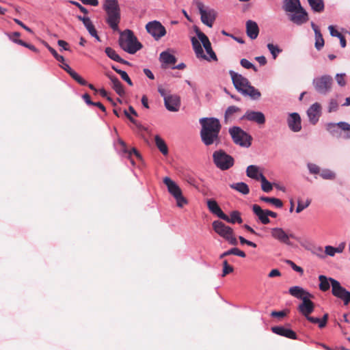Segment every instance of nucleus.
Here are the masks:
<instances>
[{
    "label": "nucleus",
    "instance_id": "obj_1",
    "mask_svg": "<svg viewBox=\"0 0 350 350\" xmlns=\"http://www.w3.org/2000/svg\"><path fill=\"white\" fill-rule=\"evenodd\" d=\"M202 126L200 137L202 142L206 146L213 144H218L220 142L219 136L221 130V124L218 119L215 118H202L200 120Z\"/></svg>",
    "mask_w": 350,
    "mask_h": 350
},
{
    "label": "nucleus",
    "instance_id": "obj_2",
    "mask_svg": "<svg viewBox=\"0 0 350 350\" xmlns=\"http://www.w3.org/2000/svg\"><path fill=\"white\" fill-rule=\"evenodd\" d=\"M229 73L235 88L239 92L243 95L250 96L253 99H258L260 97V92L250 85L247 78L232 70H230Z\"/></svg>",
    "mask_w": 350,
    "mask_h": 350
},
{
    "label": "nucleus",
    "instance_id": "obj_3",
    "mask_svg": "<svg viewBox=\"0 0 350 350\" xmlns=\"http://www.w3.org/2000/svg\"><path fill=\"white\" fill-rule=\"evenodd\" d=\"M118 42L120 48L130 54H135L143 47L133 31L130 29H126L120 33Z\"/></svg>",
    "mask_w": 350,
    "mask_h": 350
},
{
    "label": "nucleus",
    "instance_id": "obj_4",
    "mask_svg": "<svg viewBox=\"0 0 350 350\" xmlns=\"http://www.w3.org/2000/svg\"><path fill=\"white\" fill-rule=\"evenodd\" d=\"M311 297H306L302 300L301 304L298 306V310L308 321L310 323L318 324L319 328L322 329L327 325L329 315L325 313L322 319L310 317V314L314 311V304L310 299Z\"/></svg>",
    "mask_w": 350,
    "mask_h": 350
},
{
    "label": "nucleus",
    "instance_id": "obj_5",
    "mask_svg": "<svg viewBox=\"0 0 350 350\" xmlns=\"http://www.w3.org/2000/svg\"><path fill=\"white\" fill-rule=\"evenodd\" d=\"M103 8L107 13L106 21L113 30H118V24L120 21V10L118 0H105Z\"/></svg>",
    "mask_w": 350,
    "mask_h": 350
},
{
    "label": "nucleus",
    "instance_id": "obj_6",
    "mask_svg": "<svg viewBox=\"0 0 350 350\" xmlns=\"http://www.w3.org/2000/svg\"><path fill=\"white\" fill-rule=\"evenodd\" d=\"M213 161L215 166L223 171L229 170L234 164V158L223 150H215L213 153Z\"/></svg>",
    "mask_w": 350,
    "mask_h": 350
},
{
    "label": "nucleus",
    "instance_id": "obj_7",
    "mask_svg": "<svg viewBox=\"0 0 350 350\" xmlns=\"http://www.w3.org/2000/svg\"><path fill=\"white\" fill-rule=\"evenodd\" d=\"M212 226L215 232L228 241L230 244L232 245L238 244V241L234 234V230L231 227L226 226L219 220L214 221Z\"/></svg>",
    "mask_w": 350,
    "mask_h": 350
},
{
    "label": "nucleus",
    "instance_id": "obj_8",
    "mask_svg": "<svg viewBox=\"0 0 350 350\" xmlns=\"http://www.w3.org/2000/svg\"><path fill=\"white\" fill-rule=\"evenodd\" d=\"M163 183L167 186L169 193L176 199L178 207H183L188 203L187 199L183 196L179 186L169 177L163 178Z\"/></svg>",
    "mask_w": 350,
    "mask_h": 350
},
{
    "label": "nucleus",
    "instance_id": "obj_9",
    "mask_svg": "<svg viewBox=\"0 0 350 350\" xmlns=\"http://www.w3.org/2000/svg\"><path fill=\"white\" fill-rule=\"evenodd\" d=\"M312 85L314 90L322 95H326L331 92L333 85V79L331 76L325 75L313 79Z\"/></svg>",
    "mask_w": 350,
    "mask_h": 350
},
{
    "label": "nucleus",
    "instance_id": "obj_10",
    "mask_svg": "<svg viewBox=\"0 0 350 350\" xmlns=\"http://www.w3.org/2000/svg\"><path fill=\"white\" fill-rule=\"evenodd\" d=\"M229 133L233 142L241 146H251L252 137L239 126H233L229 129Z\"/></svg>",
    "mask_w": 350,
    "mask_h": 350
},
{
    "label": "nucleus",
    "instance_id": "obj_11",
    "mask_svg": "<svg viewBox=\"0 0 350 350\" xmlns=\"http://www.w3.org/2000/svg\"><path fill=\"white\" fill-rule=\"evenodd\" d=\"M332 295L343 301L345 306L350 303V292L343 288L335 279H330Z\"/></svg>",
    "mask_w": 350,
    "mask_h": 350
},
{
    "label": "nucleus",
    "instance_id": "obj_12",
    "mask_svg": "<svg viewBox=\"0 0 350 350\" xmlns=\"http://www.w3.org/2000/svg\"><path fill=\"white\" fill-rule=\"evenodd\" d=\"M196 4L201 15L202 22L208 27H212L216 18V12L214 10H205L204 4L199 1H196Z\"/></svg>",
    "mask_w": 350,
    "mask_h": 350
},
{
    "label": "nucleus",
    "instance_id": "obj_13",
    "mask_svg": "<svg viewBox=\"0 0 350 350\" xmlns=\"http://www.w3.org/2000/svg\"><path fill=\"white\" fill-rule=\"evenodd\" d=\"M146 29L156 40H159L166 34L165 27L157 21L148 23L146 25Z\"/></svg>",
    "mask_w": 350,
    "mask_h": 350
},
{
    "label": "nucleus",
    "instance_id": "obj_14",
    "mask_svg": "<svg viewBox=\"0 0 350 350\" xmlns=\"http://www.w3.org/2000/svg\"><path fill=\"white\" fill-rule=\"evenodd\" d=\"M288 16L290 21L297 25H301L309 20L307 12L302 7H300L297 11H294Z\"/></svg>",
    "mask_w": 350,
    "mask_h": 350
},
{
    "label": "nucleus",
    "instance_id": "obj_15",
    "mask_svg": "<svg viewBox=\"0 0 350 350\" xmlns=\"http://www.w3.org/2000/svg\"><path fill=\"white\" fill-rule=\"evenodd\" d=\"M196 34L199 38V40L202 42L207 54L209 55V57H208V61L213 60H217V55L215 53V52L213 51L211 47V44L208 38V37L202 31L197 29L196 30Z\"/></svg>",
    "mask_w": 350,
    "mask_h": 350
},
{
    "label": "nucleus",
    "instance_id": "obj_16",
    "mask_svg": "<svg viewBox=\"0 0 350 350\" xmlns=\"http://www.w3.org/2000/svg\"><path fill=\"white\" fill-rule=\"evenodd\" d=\"M241 119L255 122L259 125L264 124L266 121L265 116L262 112L252 110H247Z\"/></svg>",
    "mask_w": 350,
    "mask_h": 350
},
{
    "label": "nucleus",
    "instance_id": "obj_17",
    "mask_svg": "<svg viewBox=\"0 0 350 350\" xmlns=\"http://www.w3.org/2000/svg\"><path fill=\"white\" fill-rule=\"evenodd\" d=\"M164 104L168 111L176 112L180 107V98L176 94H171L165 98Z\"/></svg>",
    "mask_w": 350,
    "mask_h": 350
},
{
    "label": "nucleus",
    "instance_id": "obj_18",
    "mask_svg": "<svg viewBox=\"0 0 350 350\" xmlns=\"http://www.w3.org/2000/svg\"><path fill=\"white\" fill-rule=\"evenodd\" d=\"M321 111V106L319 103H315L312 105L307 111V114L310 122L315 124L319 119Z\"/></svg>",
    "mask_w": 350,
    "mask_h": 350
},
{
    "label": "nucleus",
    "instance_id": "obj_19",
    "mask_svg": "<svg viewBox=\"0 0 350 350\" xmlns=\"http://www.w3.org/2000/svg\"><path fill=\"white\" fill-rule=\"evenodd\" d=\"M271 234L273 238L279 241L281 243L291 245V243L289 241V236L281 228H273L271 229Z\"/></svg>",
    "mask_w": 350,
    "mask_h": 350
},
{
    "label": "nucleus",
    "instance_id": "obj_20",
    "mask_svg": "<svg viewBox=\"0 0 350 350\" xmlns=\"http://www.w3.org/2000/svg\"><path fill=\"white\" fill-rule=\"evenodd\" d=\"M288 126L293 132H299L301 129V118L297 113H292L288 118Z\"/></svg>",
    "mask_w": 350,
    "mask_h": 350
},
{
    "label": "nucleus",
    "instance_id": "obj_21",
    "mask_svg": "<svg viewBox=\"0 0 350 350\" xmlns=\"http://www.w3.org/2000/svg\"><path fill=\"white\" fill-rule=\"evenodd\" d=\"M271 331L278 335L290 338L297 339V334L292 329L284 327L282 326H274L271 327Z\"/></svg>",
    "mask_w": 350,
    "mask_h": 350
},
{
    "label": "nucleus",
    "instance_id": "obj_22",
    "mask_svg": "<svg viewBox=\"0 0 350 350\" xmlns=\"http://www.w3.org/2000/svg\"><path fill=\"white\" fill-rule=\"evenodd\" d=\"M288 292L294 297L301 300L306 297H314L313 295L298 286L291 287L288 290Z\"/></svg>",
    "mask_w": 350,
    "mask_h": 350
},
{
    "label": "nucleus",
    "instance_id": "obj_23",
    "mask_svg": "<svg viewBox=\"0 0 350 350\" xmlns=\"http://www.w3.org/2000/svg\"><path fill=\"white\" fill-rule=\"evenodd\" d=\"M206 203L210 212L217 215L220 219L226 217V214L222 211L216 200L213 199H208Z\"/></svg>",
    "mask_w": 350,
    "mask_h": 350
},
{
    "label": "nucleus",
    "instance_id": "obj_24",
    "mask_svg": "<svg viewBox=\"0 0 350 350\" xmlns=\"http://www.w3.org/2000/svg\"><path fill=\"white\" fill-rule=\"evenodd\" d=\"M246 33L247 36L252 40L256 39L259 33V28L257 23L251 20L247 21L246 23Z\"/></svg>",
    "mask_w": 350,
    "mask_h": 350
},
{
    "label": "nucleus",
    "instance_id": "obj_25",
    "mask_svg": "<svg viewBox=\"0 0 350 350\" xmlns=\"http://www.w3.org/2000/svg\"><path fill=\"white\" fill-rule=\"evenodd\" d=\"M77 18L83 22V25L92 36L94 37L96 40H100V38L97 34V31L90 18L78 16Z\"/></svg>",
    "mask_w": 350,
    "mask_h": 350
},
{
    "label": "nucleus",
    "instance_id": "obj_26",
    "mask_svg": "<svg viewBox=\"0 0 350 350\" xmlns=\"http://www.w3.org/2000/svg\"><path fill=\"white\" fill-rule=\"evenodd\" d=\"M252 211L258 217L259 220L263 224H268L270 223V219L267 215V210H263L258 204H254L252 206Z\"/></svg>",
    "mask_w": 350,
    "mask_h": 350
},
{
    "label": "nucleus",
    "instance_id": "obj_27",
    "mask_svg": "<svg viewBox=\"0 0 350 350\" xmlns=\"http://www.w3.org/2000/svg\"><path fill=\"white\" fill-rule=\"evenodd\" d=\"M61 67L70 75V76L75 80L77 83H79L81 85H87V81L83 79L78 73H77L75 70H73L68 64L64 63Z\"/></svg>",
    "mask_w": 350,
    "mask_h": 350
},
{
    "label": "nucleus",
    "instance_id": "obj_28",
    "mask_svg": "<svg viewBox=\"0 0 350 350\" xmlns=\"http://www.w3.org/2000/svg\"><path fill=\"white\" fill-rule=\"evenodd\" d=\"M301 7L299 0H284L283 9L286 12L293 13Z\"/></svg>",
    "mask_w": 350,
    "mask_h": 350
},
{
    "label": "nucleus",
    "instance_id": "obj_29",
    "mask_svg": "<svg viewBox=\"0 0 350 350\" xmlns=\"http://www.w3.org/2000/svg\"><path fill=\"white\" fill-rule=\"evenodd\" d=\"M107 76L111 82L112 88L116 91V92L119 96H122L124 94L125 92L121 82L116 77L113 75H107Z\"/></svg>",
    "mask_w": 350,
    "mask_h": 350
},
{
    "label": "nucleus",
    "instance_id": "obj_30",
    "mask_svg": "<svg viewBox=\"0 0 350 350\" xmlns=\"http://www.w3.org/2000/svg\"><path fill=\"white\" fill-rule=\"evenodd\" d=\"M191 43H192V46H193V50H194V51L196 53V55L198 58H202V59H208V57H206L204 55V53L203 49H202V47L201 46V44L200 43V42L195 37H193L191 38Z\"/></svg>",
    "mask_w": 350,
    "mask_h": 350
},
{
    "label": "nucleus",
    "instance_id": "obj_31",
    "mask_svg": "<svg viewBox=\"0 0 350 350\" xmlns=\"http://www.w3.org/2000/svg\"><path fill=\"white\" fill-rule=\"evenodd\" d=\"M224 221L230 223V224H241L243 222V219L241 217V213L238 211H233L230 213V216L226 215V217L221 218Z\"/></svg>",
    "mask_w": 350,
    "mask_h": 350
},
{
    "label": "nucleus",
    "instance_id": "obj_32",
    "mask_svg": "<svg viewBox=\"0 0 350 350\" xmlns=\"http://www.w3.org/2000/svg\"><path fill=\"white\" fill-rule=\"evenodd\" d=\"M160 61L166 65H174L176 62V58L174 55L167 51H163L160 54Z\"/></svg>",
    "mask_w": 350,
    "mask_h": 350
},
{
    "label": "nucleus",
    "instance_id": "obj_33",
    "mask_svg": "<svg viewBox=\"0 0 350 350\" xmlns=\"http://www.w3.org/2000/svg\"><path fill=\"white\" fill-rule=\"evenodd\" d=\"M311 9L314 12L321 13L325 9V4L323 0H307Z\"/></svg>",
    "mask_w": 350,
    "mask_h": 350
},
{
    "label": "nucleus",
    "instance_id": "obj_34",
    "mask_svg": "<svg viewBox=\"0 0 350 350\" xmlns=\"http://www.w3.org/2000/svg\"><path fill=\"white\" fill-rule=\"evenodd\" d=\"M260 174L261 173H259V168L256 165H251L247 167L246 174L251 178L259 180L260 178Z\"/></svg>",
    "mask_w": 350,
    "mask_h": 350
},
{
    "label": "nucleus",
    "instance_id": "obj_35",
    "mask_svg": "<svg viewBox=\"0 0 350 350\" xmlns=\"http://www.w3.org/2000/svg\"><path fill=\"white\" fill-rule=\"evenodd\" d=\"M230 188L239 191V193L247 195L250 192L248 185L243 182L233 183L230 185Z\"/></svg>",
    "mask_w": 350,
    "mask_h": 350
},
{
    "label": "nucleus",
    "instance_id": "obj_36",
    "mask_svg": "<svg viewBox=\"0 0 350 350\" xmlns=\"http://www.w3.org/2000/svg\"><path fill=\"white\" fill-rule=\"evenodd\" d=\"M330 279H332V278H327L325 275H321L319 276V280L320 282L319 283V289L325 292L328 291L330 288Z\"/></svg>",
    "mask_w": 350,
    "mask_h": 350
},
{
    "label": "nucleus",
    "instance_id": "obj_37",
    "mask_svg": "<svg viewBox=\"0 0 350 350\" xmlns=\"http://www.w3.org/2000/svg\"><path fill=\"white\" fill-rule=\"evenodd\" d=\"M154 141L157 147L161 151V152L163 155H167L168 154V148L165 141L163 139H161L159 135H156L154 137Z\"/></svg>",
    "mask_w": 350,
    "mask_h": 350
},
{
    "label": "nucleus",
    "instance_id": "obj_38",
    "mask_svg": "<svg viewBox=\"0 0 350 350\" xmlns=\"http://www.w3.org/2000/svg\"><path fill=\"white\" fill-rule=\"evenodd\" d=\"M119 142L123 148V151L128 153L129 158L131 159V162L133 164L134 163L133 160L131 159V157L133 154H134L137 159H142L141 155H140L139 152L137 150V149H135V148H133L131 150L129 151L126 150V144L124 142L120 139Z\"/></svg>",
    "mask_w": 350,
    "mask_h": 350
},
{
    "label": "nucleus",
    "instance_id": "obj_39",
    "mask_svg": "<svg viewBox=\"0 0 350 350\" xmlns=\"http://www.w3.org/2000/svg\"><path fill=\"white\" fill-rule=\"evenodd\" d=\"M229 255H236V256H240L242 258H245L246 256L245 253L243 251L240 250L237 247H233V248H231L230 250L222 253L219 256V258L222 259L224 257L229 256Z\"/></svg>",
    "mask_w": 350,
    "mask_h": 350
},
{
    "label": "nucleus",
    "instance_id": "obj_40",
    "mask_svg": "<svg viewBox=\"0 0 350 350\" xmlns=\"http://www.w3.org/2000/svg\"><path fill=\"white\" fill-rule=\"evenodd\" d=\"M326 129L334 137H338L341 135L338 123H328L326 125Z\"/></svg>",
    "mask_w": 350,
    "mask_h": 350
},
{
    "label": "nucleus",
    "instance_id": "obj_41",
    "mask_svg": "<svg viewBox=\"0 0 350 350\" xmlns=\"http://www.w3.org/2000/svg\"><path fill=\"white\" fill-rule=\"evenodd\" d=\"M260 200L265 202L271 203L277 208H281L283 206L282 201L278 198L262 196Z\"/></svg>",
    "mask_w": 350,
    "mask_h": 350
},
{
    "label": "nucleus",
    "instance_id": "obj_42",
    "mask_svg": "<svg viewBox=\"0 0 350 350\" xmlns=\"http://www.w3.org/2000/svg\"><path fill=\"white\" fill-rule=\"evenodd\" d=\"M241 109L237 106L232 105L230 106L227 108L225 112V120L226 122L228 121V120L231 119L233 118V116L237 113L241 112Z\"/></svg>",
    "mask_w": 350,
    "mask_h": 350
},
{
    "label": "nucleus",
    "instance_id": "obj_43",
    "mask_svg": "<svg viewBox=\"0 0 350 350\" xmlns=\"http://www.w3.org/2000/svg\"><path fill=\"white\" fill-rule=\"evenodd\" d=\"M259 180L261 182V189L263 191L269 193L272 190L273 186L271 183L267 180V179L262 174H260V178Z\"/></svg>",
    "mask_w": 350,
    "mask_h": 350
},
{
    "label": "nucleus",
    "instance_id": "obj_44",
    "mask_svg": "<svg viewBox=\"0 0 350 350\" xmlns=\"http://www.w3.org/2000/svg\"><path fill=\"white\" fill-rule=\"evenodd\" d=\"M340 131L344 132V137L346 139L350 138V124L345 122H338Z\"/></svg>",
    "mask_w": 350,
    "mask_h": 350
},
{
    "label": "nucleus",
    "instance_id": "obj_45",
    "mask_svg": "<svg viewBox=\"0 0 350 350\" xmlns=\"http://www.w3.org/2000/svg\"><path fill=\"white\" fill-rule=\"evenodd\" d=\"M315 34V47L317 50H321L324 46V40L320 31H317Z\"/></svg>",
    "mask_w": 350,
    "mask_h": 350
},
{
    "label": "nucleus",
    "instance_id": "obj_46",
    "mask_svg": "<svg viewBox=\"0 0 350 350\" xmlns=\"http://www.w3.org/2000/svg\"><path fill=\"white\" fill-rule=\"evenodd\" d=\"M319 174L321 177L326 180H334L336 177L335 174L328 169L321 170Z\"/></svg>",
    "mask_w": 350,
    "mask_h": 350
},
{
    "label": "nucleus",
    "instance_id": "obj_47",
    "mask_svg": "<svg viewBox=\"0 0 350 350\" xmlns=\"http://www.w3.org/2000/svg\"><path fill=\"white\" fill-rule=\"evenodd\" d=\"M105 52L110 59L117 62H118L120 57L119 56L118 54H117L114 49H113L111 47H107L105 48Z\"/></svg>",
    "mask_w": 350,
    "mask_h": 350
},
{
    "label": "nucleus",
    "instance_id": "obj_48",
    "mask_svg": "<svg viewBox=\"0 0 350 350\" xmlns=\"http://www.w3.org/2000/svg\"><path fill=\"white\" fill-rule=\"evenodd\" d=\"M267 48L270 53H271L273 58L274 59H275L278 55L282 52V49H280L278 46L274 45L271 43H269L267 44Z\"/></svg>",
    "mask_w": 350,
    "mask_h": 350
},
{
    "label": "nucleus",
    "instance_id": "obj_49",
    "mask_svg": "<svg viewBox=\"0 0 350 350\" xmlns=\"http://www.w3.org/2000/svg\"><path fill=\"white\" fill-rule=\"evenodd\" d=\"M223 270H222V277L226 276L228 274L233 272L234 268L232 266L230 265L227 261V260H224L223 261Z\"/></svg>",
    "mask_w": 350,
    "mask_h": 350
},
{
    "label": "nucleus",
    "instance_id": "obj_50",
    "mask_svg": "<svg viewBox=\"0 0 350 350\" xmlns=\"http://www.w3.org/2000/svg\"><path fill=\"white\" fill-rule=\"evenodd\" d=\"M338 109V103L336 98H331L328 103L327 111L335 112Z\"/></svg>",
    "mask_w": 350,
    "mask_h": 350
},
{
    "label": "nucleus",
    "instance_id": "obj_51",
    "mask_svg": "<svg viewBox=\"0 0 350 350\" xmlns=\"http://www.w3.org/2000/svg\"><path fill=\"white\" fill-rule=\"evenodd\" d=\"M14 42H15L18 44H20L21 46H23L25 47H27L35 53H39L38 49L37 48H36L33 45L28 44L22 40H14Z\"/></svg>",
    "mask_w": 350,
    "mask_h": 350
},
{
    "label": "nucleus",
    "instance_id": "obj_52",
    "mask_svg": "<svg viewBox=\"0 0 350 350\" xmlns=\"http://www.w3.org/2000/svg\"><path fill=\"white\" fill-rule=\"evenodd\" d=\"M341 250L338 248L334 247L330 245H327L325 248V252L327 255L334 256L336 252H340Z\"/></svg>",
    "mask_w": 350,
    "mask_h": 350
},
{
    "label": "nucleus",
    "instance_id": "obj_53",
    "mask_svg": "<svg viewBox=\"0 0 350 350\" xmlns=\"http://www.w3.org/2000/svg\"><path fill=\"white\" fill-rule=\"evenodd\" d=\"M240 64L245 68H247V69L252 68L254 71H257L256 66L246 59H242L240 62Z\"/></svg>",
    "mask_w": 350,
    "mask_h": 350
},
{
    "label": "nucleus",
    "instance_id": "obj_54",
    "mask_svg": "<svg viewBox=\"0 0 350 350\" xmlns=\"http://www.w3.org/2000/svg\"><path fill=\"white\" fill-rule=\"evenodd\" d=\"M308 168L310 174H319L321 172L320 167L314 163H308Z\"/></svg>",
    "mask_w": 350,
    "mask_h": 350
},
{
    "label": "nucleus",
    "instance_id": "obj_55",
    "mask_svg": "<svg viewBox=\"0 0 350 350\" xmlns=\"http://www.w3.org/2000/svg\"><path fill=\"white\" fill-rule=\"evenodd\" d=\"M286 263L289 265L294 271L298 272L300 273V275H303L304 269L301 267L297 266L295 263L290 260H286Z\"/></svg>",
    "mask_w": 350,
    "mask_h": 350
},
{
    "label": "nucleus",
    "instance_id": "obj_56",
    "mask_svg": "<svg viewBox=\"0 0 350 350\" xmlns=\"http://www.w3.org/2000/svg\"><path fill=\"white\" fill-rule=\"evenodd\" d=\"M310 200H307L305 204H302L300 201H298L297 206L296 208V212L297 213L301 212L304 209L307 208L310 205Z\"/></svg>",
    "mask_w": 350,
    "mask_h": 350
},
{
    "label": "nucleus",
    "instance_id": "obj_57",
    "mask_svg": "<svg viewBox=\"0 0 350 350\" xmlns=\"http://www.w3.org/2000/svg\"><path fill=\"white\" fill-rule=\"evenodd\" d=\"M345 74H337L336 76V79L338 83V84L340 86H345L346 84L345 81Z\"/></svg>",
    "mask_w": 350,
    "mask_h": 350
},
{
    "label": "nucleus",
    "instance_id": "obj_58",
    "mask_svg": "<svg viewBox=\"0 0 350 350\" xmlns=\"http://www.w3.org/2000/svg\"><path fill=\"white\" fill-rule=\"evenodd\" d=\"M119 75L121 78L125 81L130 86L133 85V82L129 77L128 74L125 71H119Z\"/></svg>",
    "mask_w": 350,
    "mask_h": 350
},
{
    "label": "nucleus",
    "instance_id": "obj_59",
    "mask_svg": "<svg viewBox=\"0 0 350 350\" xmlns=\"http://www.w3.org/2000/svg\"><path fill=\"white\" fill-rule=\"evenodd\" d=\"M287 312L284 310L282 311H273L271 313L272 317L283 318L286 316Z\"/></svg>",
    "mask_w": 350,
    "mask_h": 350
},
{
    "label": "nucleus",
    "instance_id": "obj_60",
    "mask_svg": "<svg viewBox=\"0 0 350 350\" xmlns=\"http://www.w3.org/2000/svg\"><path fill=\"white\" fill-rule=\"evenodd\" d=\"M328 29L332 36L338 38L342 34L341 33L338 32L336 29H335L334 27L332 25H329Z\"/></svg>",
    "mask_w": 350,
    "mask_h": 350
},
{
    "label": "nucleus",
    "instance_id": "obj_61",
    "mask_svg": "<svg viewBox=\"0 0 350 350\" xmlns=\"http://www.w3.org/2000/svg\"><path fill=\"white\" fill-rule=\"evenodd\" d=\"M14 21L18 24V25H20L21 27H23L24 29H25L28 32H30V33H32V30L28 27L27 26H26L22 21H21L20 20L17 19V18H14Z\"/></svg>",
    "mask_w": 350,
    "mask_h": 350
},
{
    "label": "nucleus",
    "instance_id": "obj_62",
    "mask_svg": "<svg viewBox=\"0 0 350 350\" xmlns=\"http://www.w3.org/2000/svg\"><path fill=\"white\" fill-rule=\"evenodd\" d=\"M158 92L161 94L162 97H163L164 101L165 100V98L170 96L171 94H167L166 90L163 88L161 86L158 88Z\"/></svg>",
    "mask_w": 350,
    "mask_h": 350
},
{
    "label": "nucleus",
    "instance_id": "obj_63",
    "mask_svg": "<svg viewBox=\"0 0 350 350\" xmlns=\"http://www.w3.org/2000/svg\"><path fill=\"white\" fill-rule=\"evenodd\" d=\"M57 44L60 47H62L64 50H66V51L69 50L68 44L66 41L62 40H59L57 41Z\"/></svg>",
    "mask_w": 350,
    "mask_h": 350
},
{
    "label": "nucleus",
    "instance_id": "obj_64",
    "mask_svg": "<svg viewBox=\"0 0 350 350\" xmlns=\"http://www.w3.org/2000/svg\"><path fill=\"white\" fill-rule=\"evenodd\" d=\"M281 275V273L280 271L277 269H272L269 273V278H273V277H276V276H280Z\"/></svg>",
    "mask_w": 350,
    "mask_h": 350
}]
</instances>
